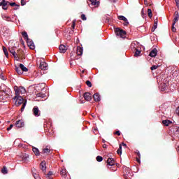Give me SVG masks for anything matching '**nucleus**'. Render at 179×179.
Masks as SVG:
<instances>
[{
    "label": "nucleus",
    "mask_w": 179,
    "mask_h": 179,
    "mask_svg": "<svg viewBox=\"0 0 179 179\" xmlns=\"http://www.w3.org/2000/svg\"><path fill=\"white\" fill-rule=\"evenodd\" d=\"M12 55L14 56V58H17V55L16 54V52H14L13 53H11Z\"/></svg>",
    "instance_id": "obj_48"
},
{
    "label": "nucleus",
    "mask_w": 179,
    "mask_h": 179,
    "mask_svg": "<svg viewBox=\"0 0 179 179\" xmlns=\"http://www.w3.org/2000/svg\"><path fill=\"white\" fill-rule=\"evenodd\" d=\"M1 173L3 174H8V169H6V166L3 167V169H1Z\"/></svg>",
    "instance_id": "obj_31"
},
{
    "label": "nucleus",
    "mask_w": 179,
    "mask_h": 179,
    "mask_svg": "<svg viewBox=\"0 0 179 179\" xmlns=\"http://www.w3.org/2000/svg\"><path fill=\"white\" fill-rule=\"evenodd\" d=\"M177 110H178V115H179V107H178Z\"/></svg>",
    "instance_id": "obj_59"
},
{
    "label": "nucleus",
    "mask_w": 179,
    "mask_h": 179,
    "mask_svg": "<svg viewBox=\"0 0 179 179\" xmlns=\"http://www.w3.org/2000/svg\"><path fill=\"white\" fill-rule=\"evenodd\" d=\"M76 50H77V55H83V48L78 46L76 48Z\"/></svg>",
    "instance_id": "obj_14"
},
{
    "label": "nucleus",
    "mask_w": 179,
    "mask_h": 179,
    "mask_svg": "<svg viewBox=\"0 0 179 179\" xmlns=\"http://www.w3.org/2000/svg\"><path fill=\"white\" fill-rule=\"evenodd\" d=\"M122 145L123 146H127V144H125V143H122Z\"/></svg>",
    "instance_id": "obj_60"
},
{
    "label": "nucleus",
    "mask_w": 179,
    "mask_h": 179,
    "mask_svg": "<svg viewBox=\"0 0 179 179\" xmlns=\"http://www.w3.org/2000/svg\"><path fill=\"white\" fill-rule=\"evenodd\" d=\"M176 6H178V9H179V0H175Z\"/></svg>",
    "instance_id": "obj_51"
},
{
    "label": "nucleus",
    "mask_w": 179,
    "mask_h": 179,
    "mask_svg": "<svg viewBox=\"0 0 179 179\" xmlns=\"http://www.w3.org/2000/svg\"><path fill=\"white\" fill-rule=\"evenodd\" d=\"M84 99H85L87 101H90V100H92L91 94L90 92H85L84 94Z\"/></svg>",
    "instance_id": "obj_12"
},
{
    "label": "nucleus",
    "mask_w": 179,
    "mask_h": 179,
    "mask_svg": "<svg viewBox=\"0 0 179 179\" xmlns=\"http://www.w3.org/2000/svg\"><path fill=\"white\" fill-rule=\"evenodd\" d=\"M159 20L157 19L155 20L154 21V25L152 28V31H155L157 29V23Z\"/></svg>",
    "instance_id": "obj_17"
},
{
    "label": "nucleus",
    "mask_w": 179,
    "mask_h": 179,
    "mask_svg": "<svg viewBox=\"0 0 179 179\" xmlns=\"http://www.w3.org/2000/svg\"><path fill=\"white\" fill-rule=\"evenodd\" d=\"M20 69H21L20 66V67L15 66V71L17 73H18V75H22V73H23V71H22V70Z\"/></svg>",
    "instance_id": "obj_25"
},
{
    "label": "nucleus",
    "mask_w": 179,
    "mask_h": 179,
    "mask_svg": "<svg viewBox=\"0 0 179 179\" xmlns=\"http://www.w3.org/2000/svg\"><path fill=\"white\" fill-rule=\"evenodd\" d=\"M0 124H1V121H0Z\"/></svg>",
    "instance_id": "obj_63"
},
{
    "label": "nucleus",
    "mask_w": 179,
    "mask_h": 179,
    "mask_svg": "<svg viewBox=\"0 0 179 179\" xmlns=\"http://www.w3.org/2000/svg\"><path fill=\"white\" fill-rule=\"evenodd\" d=\"M34 178L35 179H41V178L40 177V175H38V173H34Z\"/></svg>",
    "instance_id": "obj_38"
},
{
    "label": "nucleus",
    "mask_w": 179,
    "mask_h": 179,
    "mask_svg": "<svg viewBox=\"0 0 179 179\" xmlns=\"http://www.w3.org/2000/svg\"><path fill=\"white\" fill-rule=\"evenodd\" d=\"M36 97H41V99H44V97H45V94L38 93L36 94Z\"/></svg>",
    "instance_id": "obj_33"
},
{
    "label": "nucleus",
    "mask_w": 179,
    "mask_h": 179,
    "mask_svg": "<svg viewBox=\"0 0 179 179\" xmlns=\"http://www.w3.org/2000/svg\"><path fill=\"white\" fill-rule=\"evenodd\" d=\"M129 24V22H128V19H127V21H124V26H128Z\"/></svg>",
    "instance_id": "obj_44"
},
{
    "label": "nucleus",
    "mask_w": 179,
    "mask_h": 179,
    "mask_svg": "<svg viewBox=\"0 0 179 179\" xmlns=\"http://www.w3.org/2000/svg\"><path fill=\"white\" fill-rule=\"evenodd\" d=\"M5 18H6V19H5L6 20L7 19H8V17H5Z\"/></svg>",
    "instance_id": "obj_61"
},
{
    "label": "nucleus",
    "mask_w": 179,
    "mask_h": 179,
    "mask_svg": "<svg viewBox=\"0 0 179 179\" xmlns=\"http://www.w3.org/2000/svg\"><path fill=\"white\" fill-rule=\"evenodd\" d=\"M134 51H135L134 57H139V55H141V50L137 49V50H136Z\"/></svg>",
    "instance_id": "obj_28"
},
{
    "label": "nucleus",
    "mask_w": 179,
    "mask_h": 179,
    "mask_svg": "<svg viewBox=\"0 0 179 179\" xmlns=\"http://www.w3.org/2000/svg\"><path fill=\"white\" fill-rule=\"evenodd\" d=\"M6 6H3V9H4L5 10H6V9H8V8H6Z\"/></svg>",
    "instance_id": "obj_58"
},
{
    "label": "nucleus",
    "mask_w": 179,
    "mask_h": 179,
    "mask_svg": "<svg viewBox=\"0 0 179 179\" xmlns=\"http://www.w3.org/2000/svg\"><path fill=\"white\" fill-rule=\"evenodd\" d=\"M59 51L62 54H65V52H66V46L64 45H60L59 47Z\"/></svg>",
    "instance_id": "obj_10"
},
{
    "label": "nucleus",
    "mask_w": 179,
    "mask_h": 179,
    "mask_svg": "<svg viewBox=\"0 0 179 179\" xmlns=\"http://www.w3.org/2000/svg\"><path fill=\"white\" fill-rule=\"evenodd\" d=\"M0 79H1L2 80H5V77L3 76V75L0 74Z\"/></svg>",
    "instance_id": "obj_50"
},
{
    "label": "nucleus",
    "mask_w": 179,
    "mask_h": 179,
    "mask_svg": "<svg viewBox=\"0 0 179 179\" xmlns=\"http://www.w3.org/2000/svg\"><path fill=\"white\" fill-rule=\"evenodd\" d=\"M86 85L87 86H88V87H92V83L90 82V80H87Z\"/></svg>",
    "instance_id": "obj_39"
},
{
    "label": "nucleus",
    "mask_w": 179,
    "mask_h": 179,
    "mask_svg": "<svg viewBox=\"0 0 179 179\" xmlns=\"http://www.w3.org/2000/svg\"><path fill=\"white\" fill-rule=\"evenodd\" d=\"M17 128H23L24 127V122L23 120H18L15 123Z\"/></svg>",
    "instance_id": "obj_9"
},
{
    "label": "nucleus",
    "mask_w": 179,
    "mask_h": 179,
    "mask_svg": "<svg viewBox=\"0 0 179 179\" xmlns=\"http://www.w3.org/2000/svg\"><path fill=\"white\" fill-rule=\"evenodd\" d=\"M139 44L138 43V42L136 41H134V42H132L131 44V49L133 50V51H135L136 50H138V47Z\"/></svg>",
    "instance_id": "obj_8"
},
{
    "label": "nucleus",
    "mask_w": 179,
    "mask_h": 179,
    "mask_svg": "<svg viewBox=\"0 0 179 179\" xmlns=\"http://www.w3.org/2000/svg\"><path fill=\"white\" fill-rule=\"evenodd\" d=\"M12 55L14 56V58H17V55L16 54V52H14L13 53H11Z\"/></svg>",
    "instance_id": "obj_47"
},
{
    "label": "nucleus",
    "mask_w": 179,
    "mask_h": 179,
    "mask_svg": "<svg viewBox=\"0 0 179 179\" xmlns=\"http://www.w3.org/2000/svg\"><path fill=\"white\" fill-rule=\"evenodd\" d=\"M167 87V85H166V84H162L161 86V90L163 92L164 90H166V89Z\"/></svg>",
    "instance_id": "obj_36"
},
{
    "label": "nucleus",
    "mask_w": 179,
    "mask_h": 179,
    "mask_svg": "<svg viewBox=\"0 0 179 179\" xmlns=\"http://www.w3.org/2000/svg\"><path fill=\"white\" fill-rule=\"evenodd\" d=\"M20 69H21L22 72H27V71H29V69H27L22 64H20Z\"/></svg>",
    "instance_id": "obj_21"
},
{
    "label": "nucleus",
    "mask_w": 179,
    "mask_h": 179,
    "mask_svg": "<svg viewBox=\"0 0 179 179\" xmlns=\"http://www.w3.org/2000/svg\"><path fill=\"white\" fill-rule=\"evenodd\" d=\"M162 124H164V125L166 127H169L170 124H173V122L170 121L169 120H165L162 121Z\"/></svg>",
    "instance_id": "obj_19"
},
{
    "label": "nucleus",
    "mask_w": 179,
    "mask_h": 179,
    "mask_svg": "<svg viewBox=\"0 0 179 179\" xmlns=\"http://www.w3.org/2000/svg\"><path fill=\"white\" fill-rule=\"evenodd\" d=\"M176 27H174V25H173V24H172V31H173V32H175V31H176Z\"/></svg>",
    "instance_id": "obj_49"
},
{
    "label": "nucleus",
    "mask_w": 179,
    "mask_h": 179,
    "mask_svg": "<svg viewBox=\"0 0 179 179\" xmlns=\"http://www.w3.org/2000/svg\"><path fill=\"white\" fill-rule=\"evenodd\" d=\"M76 22V20H73V24H72V28H73V29H75Z\"/></svg>",
    "instance_id": "obj_46"
},
{
    "label": "nucleus",
    "mask_w": 179,
    "mask_h": 179,
    "mask_svg": "<svg viewBox=\"0 0 179 179\" xmlns=\"http://www.w3.org/2000/svg\"><path fill=\"white\" fill-rule=\"evenodd\" d=\"M81 19H82V20H86V15H85V14H82Z\"/></svg>",
    "instance_id": "obj_43"
},
{
    "label": "nucleus",
    "mask_w": 179,
    "mask_h": 179,
    "mask_svg": "<svg viewBox=\"0 0 179 179\" xmlns=\"http://www.w3.org/2000/svg\"><path fill=\"white\" fill-rule=\"evenodd\" d=\"M96 162H99V163H100V162H103V157L97 156L96 157Z\"/></svg>",
    "instance_id": "obj_37"
},
{
    "label": "nucleus",
    "mask_w": 179,
    "mask_h": 179,
    "mask_svg": "<svg viewBox=\"0 0 179 179\" xmlns=\"http://www.w3.org/2000/svg\"><path fill=\"white\" fill-rule=\"evenodd\" d=\"M117 155H122V146L120 145L119 149L117 151Z\"/></svg>",
    "instance_id": "obj_29"
},
{
    "label": "nucleus",
    "mask_w": 179,
    "mask_h": 179,
    "mask_svg": "<svg viewBox=\"0 0 179 179\" xmlns=\"http://www.w3.org/2000/svg\"><path fill=\"white\" fill-rule=\"evenodd\" d=\"M32 150L36 156H40V150L37 148H33Z\"/></svg>",
    "instance_id": "obj_22"
},
{
    "label": "nucleus",
    "mask_w": 179,
    "mask_h": 179,
    "mask_svg": "<svg viewBox=\"0 0 179 179\" xmlns=\"http://www.w3.org/2000/svg\"><path fill=\"white\" fill-rule=\"evenodd\" d=\"M136 153L138 155V157H141V152H139V151H136Z\"/></svg>",
    "instance_id": "obj_55"
},
{
    "label": "nucleus",
    "mask_w": 179,
    "mask_h": 179,
    "mask_svg": "<svg viewBox=\"0 0 179 179\" xmlns=\"http://www.w3.org/2000/svg\"><path fill=\"white\" fill-rule=\"evenodd\" d=\"M41 169L43 172H45L47 171V166H46L45 161H43V162H41Z\"/></svg>",
    "instance_id": "obj_13"
},
{
    "label": "nucleus",
    "mask_w": 179,
    "mask_h": 179,
    "mask_svg": "<svg viewBox=\"0 0 179 179\" xmlns=\"http://www.w3.org/2000/svg\"><path fill=\"white\" fill-rule=\"evenodd\" d=\"M21 5H22V6H24V5H26V1L25 0H21Z\"/></svg>",
    "instance_id": "obj_42"
},
{
    "label": "nucleus",
    "mask_w": 179,
    "mask_h": 179,
    "mask_svg": "<svg viewBox=\"0 0 179 179\" xmlns=\"http://www.w3.org/2000/svg\"><path fill=\"white\" fill-rule=\"evenodd\" d=\"M110 2H113V3H115L117 2V0H109Z\"/></svg>",
    "instance_id": "obj_57"
},
{
    "label": "nucleus",
    "mask_w": 179,
    "mask_h": 179,
    "mask_svg": "<svg viewBox=\"0 0 179 179\" xmlns=\"http://www.w3.org/2000/svg\"><path fill=\"white\" fill-rule=\"evenodd\" d=\"M9 51H10V54H13L15 52V48H10Z\"/></svg>",
    "instance_id": "obj_41"
},
{
    "label": "nucleus",
    "mask_w": 179,
    "mask_h": 179,
    "mask_svg": "<svg viewBox=\"0 0 179 179\" xmlns=\"http://www.w3.org/2000/svg\"><path fill=\"white\" fill-rule=\"evenodd\" d=\"M12 128H13V124H10V127L8 128H7V131H10V129H12Z\"/></svg>",
    "instance_id": "obj_45"
},
{
    "label": "nucleus",
    "mask_w": 179,
    "mask_h": 179,
    "mask_svg": "<svg viewBox=\"0 0 179 179\" xmlns=\"http://www.w3.org/2000/svg\"><path fill=\"white\" fill-rule=\"evenodd\" d=\"M22 159L24 160V162H27L29 160V155L24 154L22 155Z\"/></svg>",
    "instance_id": "obj_26"
},
{
    "label": "nucleus",
    "mask_w": 179,
    "mask_h": 179,
    "mask_svg": "<svg viewBox=\"0 0 179 179\" xmlns=\"http://www.w3.org/2000/svg\"><path fill=\"white\" fill-rule=\"evenodd\" d=\"M115 33L116 36L121 37V38H125V36L127 35V32L120 28H116L115 29Z\"/></svg>",
    "instance_id": "obj_3"
},
{
    "label": "nucleus",
    "mask_w": 179,
    "mask_h": 179,
    "mask_svg": "<svg viewBox=\"0 0 179 179\" xmlns=\"http://www.w3.org/2000/svg\"><path fill=\"white\" fill-rule=\"evenodd\" d=\"M119 20H123V22H127V17L124 15H120L118 16Z\"/></svg>",
    "instance_id": "obj_27"
},
{
    "label": "nucleus",
    "mask_w": 179,
    "mask_h": 179,
    "mask_svg": "<svg viewBox=\"0 0 179 179\" xmlns=\"http://www.w3.org/2000/svg\"><path fill=\"white\" fill-rule=\"evenodd\" d=\"M115 135H118V136H120V135H121V132H120V131H117L116 132H115Z\"/></svg>",
    "instance_id": "obj_52"
},
{
    "label": "nucleus",
    "mask_w": 179,
    "mask_h": 179,
    "mask_svg": "<svg viewBox=\"0 0 179 179\" xmlns=\"http://www.w3.org/2000/svg\"><path fill=\"white\" fill-rule=\"evenodd\" d=\"M13 100H15V106L17 107H19V106H21V104H22L21 108V112L23 113V111H24V108H26V105L27 104V100L23 99V97L20 95H15L13 97Z\"/></svg>",
    "instance_id": "obj_1"
},
{
    "label": "nucleus",
    "mask_w": 179,
    "mask_h": 179,
    "mask_svg": "<svg viewBox=\"0 0 179 179\" xmlns=\"http://www.w3.org/2000/svg\"><path fill=\"white\" fill-rule=\"evenodd\" d=\"M3 51L6 57V58L9 57V53L8 52V50L6 49V48L5 46H3Z\"/></svg>",
    "instance_id": "obj_24"
},
{
    "label": "nucleus",
    "mask_w": 179,
    "mask_h": 179,
    "mask_svg": "<svg viewBox=\"0 0 179 179\" xmlns=\"http://www.w3.org/2000/svg\"><path fill=\"white\" fill-rule=\"evenodd\" d=\"M43 153H45L46 155H48L51 152V150H50L48 148H46L43 150Z\"/></svg>",
    "instance_id": "obj_30"
},
{
    "label": "nucleus",
    "mask_w": 179,
    "mask_h": 179,
    "mask_svg": "<svg viewBox=\"0 0 179 179\" xmlns=\"http://www.w3.org/2000/svg\"><path fill=\"white\" fill-rule=\"evenodd\" d=\"M14 90L15 93V96H20V94H25L26 89L23 87H14Z\"/></svg>",
    "instance_id": "obj_2"
},
{
    "label": "nucleus",
    "mask_w": 179,
    "mask_h": 179,
    "mask_svg": "<svg viewBox=\"0 0 179 179\" xmlns=\"http://www.w3.org/2000/svg\"><path fill=\"white\" fill-rule=\"evenodd\" d=\"M159 66H160L159 65H153L152 66L150 67L151 71H155L156 69H157V68H159Z\"/></svg>",
    "instance_id": "obj_35"
},
{
    "label": "nucleus",
    "mask_w": 179,
    "mask_h": 179,
    "mask_svg": "<svg viewBox=\"0 0 179 179\" xmlns=\"http://www.w3.org/2000/svg\"><path fill=\"white\" fill-rule=\"evenodd\" d=\"M50 176H52V171H49L48 173V177H50Z\"/></svg>",
    "instance_id": "obj_54"
},
{
    "label": "nucleus",
    "mask_w": 179,
    "mask_h": 179,
    "mask_svg": "<svg viewBox=\"0 0 179 179\" xmlns=\"http://www.w3.org/2000/svg\"><path fill=\"white\" fill-rule=\"evenodd\" d=\"M136 162L138 163H141V157H136Z\"/></svg>",
    "instance_id": "obj_53"
},
{
    "label": "nucleus",
    "mask_w": 179,
    "mask_h": 179,
    "mask_svg": "<svg viewBox=\"0 0 179 179\" xmlns=\"http://www.w3.org/2000/svg\"><path fill=\"white\" fill-rule=\"evenodd\" d=\"M61 175L62 176V177H66V169H63L61 171Z\"/></svg>",
    "instance_id": "obj_34"
},
{
    "label": "nucleus",
    "mask_w": 179,
    "mask_h": 179,
    "mask_svg": "<svg viewBox=\"0 0 179 179\" xmlns=\"http://www.w3.org/2000/svg\"><path fill=\"white\" fill-rule=\"evenodd\" d=\"M148 13L149 17L152 18L153 17V13H152V9L149 8L148 10Z\"/></svg>",
    "instance_id": "obj_32"
},
{
    "label": "nucleus",
    "mask_w": 179,
    "mask_h": 179,
    "mask_svg": "<svg viewBox=\"0 0 179 179\" xmlns=\"http://www.w3.org/2000/svg\"><path fill=\"white\" fill-rule=\"evenodd\" d=\"M22 36L24 38V39L26 40V41L29 39V35H27V32H26V31L22 32Z\"/></svg>",
    "instance_id": "obj_23"
},
{
    "label": "nucleus",
    "mask_w": 179,
    "mask_h": 179,
    "mask_svg": "<svg viewBox=\"0 0 179 179\" xmlns=\"http://www.w3.org/2000/svg\"><path fill=\"white\" fill-rule=\"evenodd\" d=\"M48 179H52V178H51L48 177Z\"/></svg>",
    "instance_id": "obj_62"
},
{
    "label": "nucleus",
    "mask_w": 179,
    "mask_h": 179,
    "mask_svg": "<svg viewBox=\"0 0 179 179\" xmlns=\"http://www.w3.org/2000/svg\"><path fill=\"white\" fill-rule=\"evenodd\" d=\"M39 68L40 69H42V71H47V69H48V64L45 62H41Z\"/></svg>",
    "instance_id": "obj_5"
},
{
    "label": "nucleus",
    "mask_w": 179,
    "mask_h": 179,
    "mask_svg": "<svg viewBox=\"0 0 179 179\" xmlns=\"http://www.w3.org/2000/svg\"><path fill=\"white\" fill-rule=\"evenodd\" d=\"M103 149H107V145L104 144V145H103Z\"/></svg>",
    "instance_id": "obj_56"
},
{
    "label": "nucleus",
    "mask_w": 179,
    "mask_h": 179,
    "mask_svg": "<svg viewBox=\"0 0 179 179\" xmlns=\"http://www.w3.org/2000/svg\"><path fill=\"white\" fill-rule=\"evenodd\" d=\"M115 164V162L113 158H108L107 160V166H114Z\"/></svg>",
    "instance_id": "obj_15"
},
{
    "label": "nucleus",
    "mask_w": 179,
    "mask_h": 179,
    "mask_svg": "<svg viewBox=\"0 0 179 179\" xmlns=\"http://www.w3.org/2000/svg\"><path fill=\"white\" fill-rule=\"evenodd\" d=\"M27 44L31 50H34V48H36V47L34 46V43L31 39L27 40Z\"/></svg>",
    "instance_id": "obj_7"
},
{
    "label": "nucleus",
    "mask_w": 179,
    "mask_h": 179,
    "mask_svg": "<svg viewBox=\"0 0 179 179\" xmlns=\"http://www.w3.org/2000/svg\"><path fill=\"white\" fill-rule=\"evenodd\" d=\"M9 1L5 0H0V6H8Z\"/></svg>",
    "instance_id": "obj_20"
},
{
    "label": "nucleus",
    "mask_w": 179,
    "mask_h": 179,
    "mask_svg": "<svg viewBox=\"0 0 179 179\" xmlns=\"http://www.w3.org/2000/svg\"><path fill=\"white\" fill-rule=\"evenodd\" d=\"M8 4L10 6H17V8H19V5H16V3H9Z\"/></svg>",
    "instance_id": "obj_40"
},
{
    "label": "nucleus",
    "mask_w": 179,
    "mask_h": 179,
    "mask_svg": "<svg viewBox=\"0 0 179 179\" xmlns=\"http://www.w3.org/2000/svg\"><path fill=\"white\" fill-rule=\"evenodd\" d=\"M32 111L35 117H40L41 112L40 111V109H38V106H34Z\"/></svg>",
    "instance_id": "obj_4"
},
{
    "label": "nucleus",
    "mask_w": 179,
    "mask_h": 179,
    "mask_svg": "<svg viewBox=\"0 0 179 179\" xmlns=\"http://www.w3.org/2000/svg\"><path fill=\"white\" fill-rule=\"evenodd\" d=\"M178 18H179V14H178V11H176L175 12V17L173 19V26L176 25V23H177V22H178Z\"/></svg>",
    "instance_id": "obj_16"
},
{
    "label": "nucleus",
    "mask_w": 179,
    "mask_h": 179,
    "mask_svg": "<svg viewBox=\"0 0 179 179\" xmlns=\"http://www.w3.org/2000/svg\"><path fill=\"white\" fill-rule=\"evenodd\" d=\"M94 101H100L101 98L100 94H99V93H96L94 94Z\"/></svg>",
    "instance_id": "obj_18"
},
{
    "label": "nucleus",
    "mask_w": 179,
    "mask_h": 179,
    "mask_svg": "<svg viewBox=\"0 0 179 179\" xmlns=\"http://www.w3.org/2000/svg\"><path fill=\"white\" fill-rule=\"evenodd\" d=\"M157 55V49L154 48L152 50L149 54V56L151 57L152 58H155Z\"/></svg>",
    "instance_id": "obj_11"
},
{
    "label": "nucleus",
    "mask_w": 179,
    "mask_h": 179,
    "mask_svg": "<svg viewBox=\"0 0 179 179\" xmlns=\"http://www.w3.org/2000/svg\"><path fill=\"white\" fill-rule=\"evenodd\" d=\"M90 2H91L90 4H89L90 8H93L92 6H94L95 8H97L99 5H100V2L97 1V0H89Z\"/></svg>",
    "instance_id": "obj_6"
}]
</instances>
